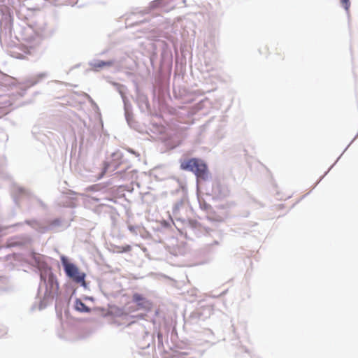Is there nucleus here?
Here are the masks:
<instances>
[{"label":"nucleus","mask_w":358,"mask_h":358,"mask_svg":"<svg viewBox=\"0 0 358 358\" xmlns=\"http://www.w3.org/2000/svg\"><path fill=\"white\" fill-rule=\"evenodd\" d=\"M182 170L191 171L198 179L206 180L208 177V169L206 164L201 159L191 158L180 162Z\"/></svg>","instance_id":"nucleus-1"},{"label":"nucleus","mask_w":358,"mask_h":358,"mask_svg":"<svg viewBox=\"0 0 358 358\" xmlns=\"http://www.w3.org/2000/svg\"><path fill=\"white\" fill-rule=\"evenodd\" d=\"M61 261L67 276L72 279L75 282L81 283L83 285H85V274L80 272L76 265L69 263L64 256L61 257Z\"/></svg>","instance_id":"nucleus-2"},{"label":"nucleus","mask_w":358,"mask_h":358,"mask_svg":"<svg viewBox=\"0 0 358 358\" xmlns=\"http://www.w3.org/2000/svg\"><path fill=\"white\" fill-rule=\"evenodd\" d=\"M132 301L136 304V310H149L152 308L151 301L141 294L134 293L132 296Z\"/></svg>","instance_id":"nucleus-3"},{"label":"nucleus","mask_w":358,"mask_h":358,"mask_svg":"<svg viewBox=\"0 0 358 358\" xmlns=\"http://www.w3.org/2000/svg\"><path fill=\"white\" fill-rule=\"evenodd\" d=\"M114 62L113 61H97L93 64H91L92 69L94 71H98L100 69L104 68V67H109L113 65Z\"/></svg>","instance_id":"nucleus-4"},{"label":"nucleus","mask_w":358,"mask_h":358,"mask_svg":"<svg viewBox=\"0 0 358 358\" xmlns=\"http://www.w3.org/2000/svg\"><path fill=\"white\" fill-rule=\"evenodd\" d=\"M75 308L76 310L81 313H89L90 312V308L87 307L80 299H77L75 301L74 304Z\"/></svg>","instance_id":"nucleus-5"},{"label":"nucleus","mask_w":358,"mask_h":358,"mask_svg":"<svg viewBox=\"0 0 358 358\" xmlns=\"http://www.w3.org/2000/svg\"><path fill=\"white\" fill-rule=\"evenodd\" d=\"M110 313L114 316H122L127 315L122 308L118 307L111 308L110 310Z\"/></svg>","instance_id":"nucleus-6"},{"label":"nucleus","mask_w":358,"mask_h":358,"mask_svg":"<svg viewBox=\"0 0 358 358\" xmlns=\"http://www.w3.org/2000/svg\"><path fill=\"white\" fill-rule=\"evenodd\" d=\"M115 248L116 249V251L120 253L129 252L131 250V247L129 245L115 246Z\"/></svg>","instance_id":"nucleus-7"},{"label":"nucleus","mask_w":358,"mask_h":358,"mask_svg":"<svg viewBox=\"0 0 358 358\" xmlns=\"http://www.w3.org/2000/svg\"><path fill=\"white\" fill-rule=\"evenodd\" d=\"M343 6L348 11L349 10L350 3L349 0H341Z\"/></svg>","instance_id":"nucleus-8"}]
</instances>
